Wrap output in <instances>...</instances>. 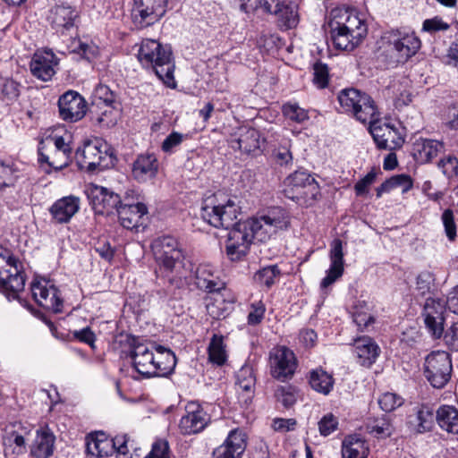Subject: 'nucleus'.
Instances as JSON below:
<instances>
[{"instance_id":"obj_4","label":"nucleus","mask_w":458,"mask_h":458,"mask_svg":"<svg viewBox=\"0 0 458 458\" xmlns=\"http://www.w3.org/2000/svg\"><path fill=\"white\" fill-rule=\"evenodd\" d=\"M138 59L144 67L152 69L167 87L176 86L173 53L169 45H162L154 39H144L138 52Z\"/></svg>"},{"instance_id":"obj_64","label":"nucleus","mask_w":458,"mask_h":458,"mask_svg":"<svg viewBox=\"0 0 458 458\" xmlns=\"http://www.w3.org/2000/svg\"><path fill=\"white\" fill-rule=\"evenodd\" d=\"M296 426L295 419L276 418L273 420L272 427L276 431L284 433L293 430Z\"/></svg>"},{"instance_id":"obj_41","label":"nucleus","mask_w":458,"mask_h":458,"mask_svg":"<svg viewBox=\"0 0 458 458\" xmlns=\"http://www.w3.org/2000/svg\"><path fill=\"white\" fill-rule=\"evenodd\" d=\"M331 39L335 48L352 51L353 50L361 41L362 38H353L352 34L345 30H341V28L333 25L329 22Z\"/></svg>"},{"instance_id":"obj_10","label":"nucleus","mask_w":458,"mask_h":458,"mask_svg":"<svg viewBox=\"0 0 458 458\" xmlns=\"http://www.w3.org/2000/svg\"><path fill=\"white\" fill-rule=\"evenodd\" d=\"M420 40L412 31L392 30L387 37V51L394 63H405L420 48Z\"/></svg>"},{"instance_id":"obj_39","label":"nucleus","mask_w":458,"mask_h":458,"mask_svg":"<svg viewBox=\"0 0 458 458\" xmlns=\"http://www.w3.org/2000/svg\"><path fill=\"white\" fill-rule=\"evenodd\" d=\"M342 454L344 458H367L369 447L361 437L349 436L343 442Z\"/></svg>"},{"instance_id":"obj_33","label":"nucleus","mask_w":458,"mask_h":458,"mask_svg":"<svg viewBox=\"0 0 458 458\" xmlns=\"http://www.w3.org/2000/svg\"><path fill=\"white\" fill-rule=\"evenodd\" d=\"M80 199L74 196L64 197L56 200L50 208L53 218L60 224L67 223L78 212Z\"/></svg>"},{"instance_id":"obj_14","label":"nucleus","mask_w":458,"mask_h":458,"mask_svg":"<svg viewBox=\"0 0 458 458\" xmlns=\"http://www.w3.org/2000/svg\"><path fill=\"white\" fill-rule=\"evenodd\" d=\"M31 293L35 301L43 309L54 313L63 312L64 300L60 290L45 279L31 284Z\"/></svg>"},{"instance_id":"obj_37","label":"nucleus","mask_w":458,"mask_h":458,"mask_svg":"<svg viewBox=\"0 0 458 458\" xmlns=\"http://www.w3.org/2000/svg\"><path fill=\"white\" fill-rule=\"evenodd\" d=\"M46 151L45 141H40L38 149V161L40 163H47L55 170H61L66 167L71 162L72 153L51 150L50 153L47 154Z\"/></svg>"},{"instance_id":"obj_54","label":"nucleus","mask_w":458,"mask_h":458,"mask_svg":"<svg viewBox=\"0 0 458 458\" xmlns=\"http://www.w3.org/2000/svg\"><path fill=\"white\" fill-rule=\"evenodd\" d=\"M353 322L360 331L364 332L370 330V327H372L376 322V318L371 314L357 311L353 314Z\"/></svg>"},{"instance_id":"obj_23","label":"nucleus","mask_w":458,"mask_h":458,"mask_svg":"<svg viewBox=\"0 0 458 458\" xmlns=\"http://www.w3.org/2000/svg\"><path fill=\"white\" fill-rule=\"evenodd\" d=\"M264 139H261L260 132L254 128H242L238 137L230 140V146L233 149H239L246 154H256L261 151V146L264 144Z\"/></svg>"},{"instance_id":"obj_31","label":"nucleus","mask_w":458,"mask_h":458,"mask_svg":"<svg viewBox=\"0 0 458 458\" xmlns=\"http://www.w3.org/2000/svg\"><path fill=\"white\" fill-rule=\"evenodd\" d=\"M158 170V161L153 154L138 156L132 165V176L140 182L153 179Z\"/></svg>"},{"instance_id":"obj_60","label":"nucleus","mask_w":458,"mask_h":458,"mask_svg":"<svg viewBox=\"0 0 458 458\" xmlns=\"http://www.w3.org/2000/svg\"><path fill=\"white\" fill-rule=\"evenodd\" d=\"M145 458H169L168 443L164 440L155 442L151 451Z\"/></svg>"},{"instance_id":"obj_3","label":"nucleus","mask_w":458,"mask_h":458,"mask_svg":"<svg viewBox=\"0 0 458 458\" xmlns=\"http://www.w3.org/2000/svg\"><path fill=\"white\" fill-rule=\"evenodd\" d=\"M135 370L143 377H167L176 365L174 353L162 345L144 344L133 345L131 352Z\"/></svg>"},{"instance_id":"obj_7","label":"nucleus","mask_w":458,"mask_h":458,"mask_svg":"<svg viewBox=\"0 0 458 458\" xmlns=\"http://www.w3.org/2000/svg\"><path fill=\"white\" fill-rule=\"evenodd\" d=\"M284 195L300 205L310 206L320 194L318 183L305 171H295L284 181Z\"/></svg>"},{"instance_id":"obj_46","label":"nucleus","mask_w":458,"mask_h":458,"mask_svg":"<svg viewBox=\"0 0 458 458\" xmlns=\"http://www.w3.org/2000/svg\"><path fill=\"white\" fill-rule=\"evenodd\" d=\"M17 176L10 164L0 160V192L12 191L14 189Z\"/></svg>"},{"instance_id":"obj_1","label":"nucleus","mask_w":458,"mask_h":458,"mask_svg":"<svg viewBox=\"0 0 458 458\" xmlns=\"http://www.w3.org/2000/svg\"><path fill=\"white\" fill-rule=\"evenodd\" d=\"M240 214V207L228 199L218 202L216 196L203 201L200 216L204 221L216 228L230 230L225 242V253L231 261L242 260L250 252L253 239L250 227L244 221L235 223Z\"/></svg>"},{"instance_id":"obj_15","label":"nucleus","mask_w":458,"mask_h":458,"mask_svg":"<svg viewBox=\"0 0 458 458\" xmlns=\"http://www.w3.org/2000/svg\"><path fill=\"white\" fill-rule=\"evenodd\" d=\"M297 360L292 350L285 346L274 349L270 354V372L274 378L284 382L293 377Z\"/></svg>"},{"instance_id":"obj_18","label":"nucleus","mask_w":458,"mask_h":458,"mask_svg":"<svg viewBox=\"0 0 458 458\" xmlns=\"http://www.w3.org/2000/svg\"><path fill=\"white\" fill-rule=\"evenodd\" d=\"M88 197L93 206L94 210L98 214H112L122 205L121 197L110 191L109 189L93 185L89 191Z\"/></svg>"},{"instance_id":"obj_38","label":"nucleus","mask_w":458,"mask_h":458,"mask_svg":"<svg viewBox=\"0 0 458 458\" xmlns=\"http://www.w3.org/2000/svg\"><path fill=\"white\" fill-rule=\"evenodd\" d=\"M439 427L446 432L458 435V410L451 405L440 406L436 414Z\"/></svg>"},{"instance_id":"obj_36","label":"nucleus","mask_w":458,"mask_h":458,"mask_svg":"<svg viewBox=\"0 0 458 458\" xmlns=\"http://www.w3.org/2000/svg\"><path fill=\"white\" fill-rule=\"evenodd\" d=\"M86 450L92 456L103 458L114 454V445L104 433H97L88 437Z\"/></svg>"},{"instance_id":"obj_57","label":"nucleus","mask_w":458,"mask_h":458,"mask_svg":"<svg viewBox=\"0 0 458 458\" xmlns=\"http://www.w3.org/2000/svg\"><path fill=\"white\" fill-rule=\"evenodd\" d=\"M41 141H45L46 148L53 147L52 150L72 153V149L70 144L67 143L62 136L47 137Z\"/></svg>"},{"instance_id":"obj_58","label":"nucleus","mask_w":458,"mask_h":458,"mask_svg":"<svg viewBox=\"0 0 458 458\" xmlns=\"http://www.w3.org/2000/svg\"><path fill=\"white\" fill-rule=\"evenodd\" d=\"M442 221L445 226L446 236L453 241L456 236V226L454 224V214L451 209H445L442 214Z\"/></svg>"},{"instance_id":"obj_49","label":"nucleus","mask_w":458,"mask_h":458,"mask_svg":"<svg viewBox=\"0 0 458 458\" xmlns=\"http://www.w3.org/2000/svg\"><path fill=\"white\" fill-rule=\"evenodd\" d=\"M435 276L431 272L423 271L417 276L416 291L418 294L425 296L433 293Z\"/></svg>"},{"instance_id":"obj_45","label":"nucleus","mask_w":458,"mask_h":458,"mask_svg":"<svg viewBox=\"0 0 458 458\" xmlns=\"http://www.w3.org/2000/svg\"><path fill=\"white\" fill-rule=\"evenodd\" d=\"M21 94V84L12 78H0V99L7 104L18 99Z\"/></svg>"},{"instance_id":"obj_51","label":"nucleus","mask_w":458,"mask_h":458,"mask_svg":"<svg viewBox=\"0 0 458 458\" xmlns=\"http://www.w3.org/2000/svg\"><path fill=\"white\" fill-rule=\"evenodd\" d=\"M437 167L446 178L456 177L458 175V158L452 155L445 156L437 162Z\"/></svg>"},{"instance_id":"obj_2","label":"nucleus","mask_w":458,"mask_h":458,"mask_svg":"<svg viewBox=\"0 0 458 458\" xmlns=\"http://www.w3.org/2000/svg\"><path fill=\"white\" fill-rule=\"evenodd\" d=\"M160 279L167 277L165 286L157 292L160 299L176 297V290L183 285L185 256L178 241L170 235L158 237L151 244Z\"/></svg>"},{"instance_id":"obj_12","label":"nucleus","mask_w":458,"mask_h":458,"mask_svg":"<svg viewBox=\"0 0 458 458\" xmlns=\"http://www.w3.org/2000/svg\"><path fill=\"white\" fill-rule=\"evenodd\" d=\"M369 132L378 148L394 150L402 148L404 139L394 124L378 119V113L369 120Z\"/></svg>"},{"instance_id":"obj_28","label":"nucleus","mask_w":458,"mask_h":458,"mask_svg":"<svg viewBox=\"0 0 458 458\" xmlns=\"http://www.w3.org/2000/svg\"><path fill=\"white\" fill-rule=\"evenodd\" d=\"M57 60L55 54L51 51L43 54H35L30 68L31 73L39 80L47 81L55 74V66Z\"/></svg>"},{"instance_id":"obj_59","label":"nucleus","mask_w":458,"mask_h":458,"mask_svg":"<svg viewBox=\"0 0 458 458\" xmlns=\"http://www.w3.org/2000/svg\"><path fill=\"white\" fill-rule=\"evenodd\" d=\"M444 341L447 347L454 352H458V322L454 323L444 334Z\"/></svg>"},{"instance_id":"obj_13","label":"nucleus","mask_w":458,"mask_h":458,"mask_svg":"<svg viewBox=\"0 0 458 458\" xmlns=\"http://www.w3.org/2000/svg\"><path fill=\"white\" fill-rule=\"evenodd\" d=\"M168 0H134L132 21L138 29L158 21L165 13Z\"/></svg>"},{"instance_id":"obj_22","label":"nucleus","mask_w":458,"mask_h":458,"mask_svg":"<svg viewBox=\"0 0 458 458\" xmlns=\"http://www.w3.org/2000/svg\"><path fill=\"white\" fill-rule=\"evenodd\" d=\"M330 22L341 28V30L352 34L353 38H363L367 35V26L364 21L348 10L336 11Z\"/></svg>"},{"instance_id":"obj_55","label":"nucleus","mask_w":458,"mask_h":458,"mask_svg":"<svg viewBox=\"0 0 458 458\" xmlns=\"http://www.w3.org/2000/svg\"><path fill=\"white\" fill-rule=\"evenodd\" d=\"M338 426V420L332 413L325 415L318 422V429L322 436L327 437L333 433Z\"/></svg>"},{"instance_id":"obj_34","label":"nucleus","mask_w":458,"mask_h":458,"mask_svg":"<svg viewBox=\"0 0 458 458\" xmlns=\"http://www.w3.org/2000/svg\"><path fill=\"white\" fill-rule=\"evenodd\" d=\"M29 433V428L23 426L21 422L10 424L6 427L5 433L3 437L4 445L7 449L9 447L15 446L13 449L14 453H17L18 454H23L26 450L25 437Z\"/></svg>"},{"instance_id":"obj_8","label":"nucleus","mask_w":458,"mask_h":458,"mask_svg":"<svg viewBox=\"0 0 458 458\" xmlns=\"http://www.w3.org/2000/svg\"><path fill=\"white\" fill-rule=\"evenodd\" d=\"M342 113L352 114L356 120L366 123L377 115V106L368 94L356 89L341 90L337 97Z\"/></svg>"},{"instance_id":"obj_19","label":"nucleus","mask_w":458,"mask_h":458,"mask_svg":"<svg viewBox=\"0 0 458 458\" xmlns=\"http://www.w3.org/2000/svg\"><path fill=\"white\" fill-rule=\"evenodd\" d=\"M186 414L179 422V428L183 435H191L201 432L210 420L209 415L199 404L191 403L186 406Z\"/></svg>"},{"instance_id":"obj_53","label":"nucleus","mask_w":458,"mask_h":458,"mask_svg":"<svg viewBox=\"0 0 458 458\" xmlns=\"http://www.w3.org/2000/svg\"><path fill=\"white\" fill-rule=\"evenodd\" d=\"M313 82L318 88L323 89L328 83V69L327 66L322 63H316L313 66Z\"/></svg>"},{"instance_id":"obj_40","label":"nucleus","mask_w":458,"mask_h":458,"mask_svg":"<svg viewBox=\"0 0 458 458\" xmlns=\"http://www.w3.org/2000/svg\"><path fill=\"white\" fill-rule=\"evenodd\" d=\"M309 383L313 390L327 395L332 391L335 380L331 374L319 368L310 372Z\"/></svg>"},{"instance_id":"obj_52","label":"nucleus","mask_w":458,"mask_h":458,"mask_svg":"<svg viewBox=\"0 0 458 458\" xmlns=\"http://www.w3.org/2000/svg\"><path fill=\"white\" fill-rule=\"evenodd\" d=\"M380 408L390 412L403 404V398L393 393H385L378 399Z\"/></svg>"},{"instance_id":"obj_42","label":"nucleus","mask_w":458,"mask_h":458,"mask_svg":"<svg viewBox=\"0 0 458 458\" xmlns=\"http://www.w3.org/2000/svg\"><path fill=\"white\" fill-rule=\"evenodd\" d=\"M413 182L410 175L402 174H396L385 181L377 188V197L380 198L383 193L391 191L394 189L401 188L402 192L405 193L412 188Z\"/></svg>"},{"instance_id":"obj_44","label":"nucleus","mask_w":458,"mask_h":458,"mask_svg":"<svg viewBox=\"0 0 458 458\" xmlns=\"http://www.w3.org/2000/svg\"><path fill=\"white\" fill-rule=\"evenodd\" d=\"M367 429L377 437H390L394 431L389 415H383L380 418L369 420L367 423Z\"/></svg>"},{"instance_id":"obj_27","label":"nucleus","mask_w":458,"mask_h":458,"mask_svg":"<svg viewBox=\"0 0 458 458\" xmlns=\"http://www.w3.org/2000/svg\"><path fill=\"white\" fill-rule=\"evenodd\" d=\"M148 208L142 202H124L117 209L118 217L123 227L133 229L139 227L140 219L147 215Z\"/></svg>"},{"instance_id":"obj_20","label":"nucleus","mask_w":458,"mask_h":458,"mask_svg":"<svg viewBox=\"0 0 458 458\" xmlns=\"http://www.w3.org/2000/svg\"><path fill=\"white\" fill-rule=\"evenodd\" d=\"M246 446V434L241 429H233L224 443L213 451V458H242Z\"/></svg>"},{"instance_id":"obj_47","label":"nucleus","mask_w":458,"mask_h":458,"mask_svg":"<svg viewBox=\"0 0 458 458\" xmlns=\"http://www.w3.org/2000/svg\"><path fill=\"white\" fill-rule=\"evenodd\" d=\"M281 274L276 265L265 267L257 271L253 276L254 281L260 284L270 288L275 284V279Z\"/></svg>"},{"instance_id":"obj_56","label":"nucleus","mask_w":458,"mask_h":458,"mask_svg":"<svg viewBox=\"0 0 458 458\" xmlns=\"http://www.w3.org/2000/svg\"><path fill=\"white\" fill-rule=\"evenodd\" d=\"M265 311L266 307L261 301L251 303L250 311L248 315V323L250 325L259 324L264 318Z\"/></svg>"},{"instance_id":"obj_29","label":"nucleus","mask_w":458,"mask_h":458,"mask_svg":"<svg viewBox=\"0 0 458 458\" xmlns=\"http://www.w3.org/2000/svg\"><path fill=\"white\" fill-rule=\"evenodd\" d=\"M266 13H273L277 17L278 26L282 30L293 29L299 22L297 5L293 2L277 1L272 4V11Z\"/></svg>"},{"instance_id":"obj_11","label":"nucleus","mask_w":458,"mask_h":458,"mask_svg":"<svg viewBox=\"0 0 458 458\" xmlns=\"http://www.w3.org/2000/svg\"><path fill=\"white\" fill-rule=\"evenodd\" d=\"M451 371L452 362L447 352H432L426 358L424 373L433 387H444L450 379Z\"/></svg>"},{"instance_id":"obj_30","label":"nucleus","mask_w":458,"mask_h":458,"mask_svg":"<svg viewBox=\"0 0 458 458\" xmlns=\"http://www.w3.org/2000/svg\"><path fill=\"white\" fill-rule=\"evenodd\" d=\"M214 267L208 264H200L195 271V284L208 293L218 292L225 288V283L215 275Z\"/></svg>"},{"instance_id":"obj_62","label":"nucleus","mask_w":458,"mask_h":458,"mask_svg":"<svg viewBox=\"0 0 458 458\" xmlns=\"http://www.w3.org/2000/svg\"><path fill=\"white\" fill-rule=\"evenodd\" d=\"M183 140V135L177 131L170 133L162 143V150L164 152H171L174 148L179 146Z\"/></svg>"},{"instance_id":"obj_9","label":"nucleus","mask_w":458,"mask_h":458,"mask_svg":"<svg viewBox=\"0 0 458 458\" xmlns=\"http://www.w3.org/2000/svg\"><path fill=\"white\" fill-rule=\"evenodd\" d=\"M107 145L99 139L87 140L75 153L80 169L93 173L107 168L111 162Z\"/></svg>"},{"instance_id":"obj_32","label":"nucleus","mask_w":458,"mask_h":458,"mask_svg":"<svg viewBox=\"0 0 458 458\" xmlns=\"http://www.w3.org/2000/svg\"><path fill=\"white\" fill-rule=\"evenodd\" d=\"M55 436L48 428L37 430L30 445V455L34 458H49L54 454Z\"/></svg>"},{"instance_id":"obj_50","label":"nucleus","mask_w":458,"mask_h":458,"mask_svg":"<svg viewBox=\"0 0 458 458\" xmlns=\"http://www.w3.org/2000/svg\"><path fill=\"white\" fill-rule=\"evenodd\" d=\"M283 114L287 119L298 123L309 120L308 111L295 103L284 104L283 106Z\"/></svg>"},{"instance_id":"obj_48","label":"nucleus","mask_w":458,"mask_h":458,"mask_svg":"<svg viewBox=\"0 0 458 458\" xmlns=\"http://www.w3.org/2000/svg\"><path fill=\"white\" fill-rule=\"evenodd\" d=\"M256 378L251 367L244 366L236 374V384L247 393H252Z\"/></svg>"},{"instance_id":"obj_43","label":"nucleus","mask_w":458,"mask_h":458,"mask_svg":"<svg viewBox=\"0 0 458 458\" xmlns=\"http://www.w3.org/2000/svg\"><path fill=\"white\" fill-rule=\"evenodd\" d=\"M224 336L214 334L208 347V360L216 366H223L227 360Z\"/></svg>"},{"instance_id":"obj_24","label":"nucleus","mask_w":458,"mask_h":458,"mask_svg":"<svg viewBox=\"0 0 458 458\" xmlns=\"http://www.w3.org/2000/svg\"><path fill=\"white\" fill-rule=\"evenodd\" d=\"M330 267L327 271V276L322 279L320 287L327 288L334 284L344 273V251L343 242L340 239H335L331 243L329 253Z\"/></svg>"},{"instance_id":"obj_5","label":"nucleus","mask_w":458,"mask_h":458,"mask_svg":"<svg viewBox=\"0 0 458 458\" xmlns=\"http://www.w3.org/2000/svg\"><path fill=\"white\" fill-rule=\"evenodd\" d=\"M250 227L251 238L259 242H266L280 230L290 226L289 213L281 207L270 208L266 214L244 220Z\"/></svg>"},{"instance_id":"obj_6","label":"nucleus","mask_w":458,"mask_h":458,"mask_svg":"<svg viewBox=\"0 0 458 458\" xmlns=\"http://www.w3.org/2000/svg\"><path fill=\"white\" fill-rule=\"evenodd\" d=\"M22 265L12 251L0 245V292L15 299L24 289Z\"/></svg>"},{"instance_id":"obj_35","label":"nucleus","mask_w":458,"mask_h":458,"mask_svg":"<svg viewBox=\"0 0 458 458\" xmlns=\"http://www.w3.org/2000/svg\"><path fill=\"white\" fill-rule=\"evenodd\" d=\"M434 424L433 410L426 405L420 407L416 413L410 415L407 425L411 433L421 434L429 431Z\"/></svg>"},{"instance_id":"obj_17","label":"nucleus","mask_w":458,"mask_h":458,"mask_svg":"<svg viewBox=\"0 0 458 458\" xmlns=\"http://www.w3.org/2000/svg\"><path fill=\"white\" fill-rule=\"evenodd\" d=\"M58 108L64 121L75 123L86 114L87 103L78 92L68 90L59 98Z\"/></svg>"},{"instance_id":"obj_21","label":"nucleus","mask_w":458,"mask_h":458,"mask_svg":"<svg viewBox=\"0 0 458 458\" xmlns=\"http://www.w3.org/2000/svg\"><path fill=\"white\" fill-rule=\"evenodd\" d=\"M78 12L71 5L56 4L49 11L47 20L56 33L64 34L75 25Z\"/></svg>"},{"instance_id":"obj_16","label":"nucleus","mask_w":458,"mask_h":458,"mask_svg":"<svg viewBox=\"0 0 458 458\" xmlns=\"http://www.w3.org/2000/svg\"><path fill=\"white\" fill-rule=\"evenodd\" d=\"M447 308V299L428 296L423 306L422 315L426 327L435 338H440L444 332V313Z\"/></svg>"},{"instance_id":"obj_26","label":"nucleus","mask_w":458,"mask_h":458,"mask_svg":"<svg viewBox=\"0 0 458 458\" xmlns=\"http://www.w3.org/2000/svg\"><path fill=\"white\" fill-rule=\"evenodd\" d=\"M353 347L357 362L367 368L371 367L376 362L380 353L379 346L369 336L356 338L353 343Z\"/></svg>"},{"instance_id":"obj_63","label":"nucleus","mask_w":458,"mask_h":458,"mask_svg":"<svg viewBox=\"0 0 458 458\" xmlns=\"http://www.w3.org/2000/svg\"><path fill=\"white\" fill-rule=\"evenodd\" d=\"M449 24L443 21L442 19L435 17L428 19L423 22V30L428 32H435L439 30H446L449 29Z\"/></svg>"},{"instance_id":"obj_61","label":"nucleus","mask_w":458,"mask_h":458,"mask_svg":"<svg viewBox=\"0 0 458 458\" xmlns=\"http://www.w3.org/2000/svg\"><path fill=\"white\" fill-rule=\"evenodd\" d=\"M376 176V172L372 170L360 180L354 186L356 194L358 196L366 194L369 191V187L375 182Z\"/></svg>"},{"instance_id":"obj_25","label":"nucleus","mask_w":458,"mask_h":458,"mask_svg":"<svg viewBox=\"0 0 458 458\" xmlns=\"http://www.w3.org/2000/svg\"><path fill=\"white\" fill-rule=\"evenodd\" d=\"M444 150V143L432 139L419 138L412 145L413 158L420 164L430 163Z\"/></svg>"}]
</instances>
